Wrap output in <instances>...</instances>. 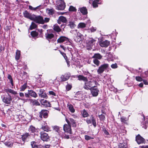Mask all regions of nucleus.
Listing matches in <instances>:
<instances>
[{"mask_svg":"<svg viewBox=\"0 0 148 148\" xmlns=\"http://www.w3.org/2000/svg\"><path fill=\"white\" fill-rule=\"evenodd\" d=\"M90 119H87L86 120V123L88 124L91 123L92 122L93 125L95 127L97 126L96 120L94 118L93 115H91Z\"/></svg>","mask_w":148,"mask_h":148,"instance_id":"obj_11","label":"nucleus"},{"mask_svg":"<svg viewBox=\"0 0 148 148\" xmlns=\"http://www.w3.org/2000/svg\"><path fill=\"white\" fill-rule=\"evenodd\" d=\"M111 66L113 69L116 68L118 67L117 64L116 63L114 64H112Z\"/></svg>","mask_w":148,"mask_h":148,"instance_id":"obj_55","label":"nucleus"},{"mask_svg":"<svg viewBox=\"0 0 148 148\" xmlns=\"http://www.w3.org/2000/svg\"><path fill=\"white\" fill-rule=\"evenodd\" d=\"M37 27V25L33 22L32 23L31 25L29 27V29L30 30H32L36 28Z\"/></svg>","mask_w":148,"mask_h":148,"instance_id":"obj_38","label":"nucleus"},{"mask_svg":"<svg viewBox=\"0 0 148 148\" xmlns=\"http://www.w3.org/2000/svg\"><path fill=\"white\" fill-rule=\"evenodd\" d=\"M4 144L5 145L8 147H11L13 146V144L12 142L10 141L5 142Z\"/></svg>","mask_w":148,"mask_h":148,"instance_id":"obj_37","label":"nucleus"},{"mask_svg":"<svg viewBox=\"0 0 148 148\" xmlns=\"http://www.w3.org/2000/svg\"><path fill=\"white\" fill-rule=\"evenodd\" d=\"M103 132L105 134L107 135H109V132L106 129L103 130Z\"/></svg>","mask_w":148,"mask_h":148,"instance_id":"obj_63","label":"nucleus"},{"mask_svg":"<svg viewBox=\"0 0 148 148\" xmlns=\"http://www.w3.org/2000/svg\"><path fill=\"white\" fill-rule=\"evenodd\" d=\"M27 88V84L25 83L22 85L20 88V90L21 91H23Z\"/></svg>","mask_w":148,"mask_h":148,"instance_id":"obj_44","label":"nucleus"},{"mask_svg":"<svg viewBox=\"0 0 148 148\" xmlns=\"http://www.w3.org/2000/svg\"><path fill=\"white\" fill-rule=\"evenodd\" d=\"M23 14L25 17L29 18L31 20H33V15H31L27 10L25 11L23 13Z\"/></svg>","mask_w":148,"mask_h":148,"instance_id":"obj_17","label":"nucleus"},{"mask_svg":"<svg viewBox=\"0 0 148 148\" xmlns=\"http://www.w3.org/2000/svg\"><path fill=\"white\" fill-rule=\"evenodd\" d=\"M50 18H45L44 20L43 19L44 23H47L49 22Z\"/></svg>","mask_w":148,"mask_h":148,"instance_id":"obj_58","label":"nucleus"},{"mask_svg":"<svg viewBox=\"0 0 148 148\" xmlns=\"http://www.w3.org/2000/svg\"><path fill=\"white\" fill-rule=\"evenodd\" d=\"M92 4L93 8H96L98 6L97 2L95 1L92 2Z\"/></svg>","mask_w":148,"mask_h":148,"instance_id":"obj_53","label":"nucleus"},{"mask_svg":"<svg viewBox=\"0 0 148 148\" xmlns=\"http://www.w3.org/2000/svg\"><path fill=\"white\" fill-rule=\"evenodd\" d=\"M96 41L95 40L92 38L90 39V40L88 41V42L87 43V49L89 50H91L94 44L95 43Z\"/></svg>","mask_w":148,"mask_h":148,"instance_id":"obj_6","label":"nucleus"},{"mask_svg":"<svg viewBox=\"0 0 148 148\" xmlns=\"http://www.w3.org/2000/svg\"><path fill=\"white\" fill-rule=\"evenodd\" d=\"M72 87L71 85L68 84L66 86V90L67 91H69L71 89Z\"/></svg>","mask_w":148,"mask_h":148,"instance_id":"obj_51","label":"nucleus"},{"mask_svg":"<svg viewBox=\"0 0 148 148\" xmlns=\"http://www.w3.org/2000/svg\"><path fill=\"white\" fill-rule=\"evenodd\" d=\"M49 94L50 95H53L54 96L56 95L55 93L53 91H49Z\"/></svg>","mask_w":148,"mask_h":148,"instance_id":"obj_61","label":"nucleus"},{"mask_svg":"<svg viewBox=\"0 0 148 148\" xmlns=\"http://www.w3.org/2000/svg\"><path fill=\"white\" fill-rule=\"evenodd\" d=\"M28 131L31 133H34V134H35V133L36 132V128L32 125L29 126L28 129Z\"/></svg>","mask_w":148,"mask_h":148,"instance_id":"obj_24","label":"nucleus"},{"mask_svg":"<svg viewBox=\"0 0 148 148\" xmlns=\"http://www.w3.org/2000/svg\"><path fill=\"white\" fill-rule=\"evenodd\" d=\"M119 148H127V145L126 143L124 142L123 143H120L118 145Z\"/></svg>","mask_w":148,"mask_h":148,"instance_id":"obj_29","label":"nucleus"},{"mask_svg":"<svg viewBox=\"0 0 148 148\" xmlns=\"http://www.w3.org/2000/svg\"><path fill=\"white\" fill-rule=\"evenodd\" d=\"M102 58V56L99 53H96L92 57V58L100 60Z\"/></svg>","mask_w":148,"mask_h":148,"instance_id":"obj_23","label":"nucleus"},{"mask_svg":"<svg viewBox=\"0 0 148 148\" xmlns=\"http://www.w3.org/2000/svg\"><path fill=\"white\" fill-rule=\"evenodd\" d=\"M5 91L8 94H9V93H10L14 95H16L17 94L16 92L10 88H7L5 89Z\"/></svg>","mask_w":148,"mask_h":148,"instance_id":"obj_22","label":"nucleus"},{"mask_svg":"<svg viewBox=\"0 0 148 148\" xmlns=\"http://www.w3.org/2000/svg\"><path fill=\"white\" fill-rule=\"evenodd\" d=\"M84 137H85V139L87 140H90V139H94L91 136H89L88 135H85Z\"/></svg>","mask_w":148,"mask_h":148,"instance_id":"obj_49","label":"nucleus"},{"mask_svg":"<svg viewBox=\"0 0 148 148\" xmlns=\"http://www.w3.org/2000/svg\"><path fill=\"white\" fill-rule=\"evenodd\" d=\"M136 79L137 81L138 82H141L143 80L142 78L140 76H136Z\"/></svg>","mask_w":148,"mask_h":148,"instance_id":"obj_52","label":"nucleus"},{"mask_svg":"<svg viewBox=\"0 0 148 148\" xmlns=\"http://www.w3.org/2000/svg\"><path fill=\"white\" fill-rule=\"evenodd\" d=\"M32 103L34 105H36V106H39L40 105L39 103L36 100H34Z\"/></svg>","mask_w":148,"mask_h":148,"instance_id":"obj_50","label":"nucleus"},{"mask_svg":"<svg viewBox=\"0 0 148 148\" xmlns=\"http://www.w3.org/2000/svg\"><path fill=\"white\" fill-rule=\"evenodd\" d=\"M86 26V24L83 23H80L78 25V27L79 28H84Z\"/></svg>","mask_w":148,"mask_h":148,"instance_id":"obj_42","label":"nucleus"},{"mask_svg":"<svg viewBox=\"0 0 148 148\" xmlns=\"http://www.w3.org/2000/svg\"><path fill=\"white\" fill-rule=\"evenodd\" d=\"M31 35L32 37L34 38L38 36V33L36 31H32L31 32Z\"/></svg>","mask_w":148,"mask_h":148,"instance_id":"obj_36","label":"nucleus"},{"mask_svg":"<svg viewBox=\"0 0 148 148\" xmlns=\"http://www.w3.org/2000/svg\"><path fill=\"white\" fill-rule=\"evenodd\" d=\"M104 71V70L103 68L102 67L101 65L99 67V68L97 70V72L99 74H100L102 73Z\"/></svg>","mask_w":148,"mask_h":148,"instance_id":"obj_34","label":"nucleus"},{"mask_svg":"<svg viewBox=\"0 0 148 148\" xmlns=\"http://www.w3.org/2000/svg\"><path fill=\"white\" fill-rule=\"evenodd\" d=\"M44 131L48 132L50 131V128L47 125L43 126L41 127V128Z\"/></svg>","mask_w":148,"mask_h":148,"instance_id":"obj_31","label":"nucleus"},{"mask_svg":"<svg viewBox=\"0 0 148 148\" xmlns=\"http://www.w3.org/2000/svg\"><path fill=\"white\" fill-rule=\"evenodd\" d=\"M143 81L144 84L145 85H148V82L146 80L143 79Z\"/></svg>","mask_w":148,"mask_h":148,"instance_id":"obj_64","label":"nucleus"},{"mask_svg":"<svg viewBox=\"0 0 148 148\" xmlns=\"http://www.w3.org/2000/svg\"><path fill=\"white\" fill-rule=\"evenodd\" d=\"M47 96V95L44 93H43V94H42L40 96H39L40 97L43 98H45Z\"/></svg>","mask_w":148,"mask_h":148,"instance_id":"obj_59","label":"nucleus"},{"mask_svg":"<svg viewBox=\"0 0 148 148\" xmlns=\"http://www.w3.org/2000/svg\"><path fill=\"white\" fill-rule=\"evenodd\" d=\"M93 61V62L97 66H99L100 62L99 60L98 59H94Z\"/></svg>","mask_w":148,"mask_h":148,"instance_id":"obj_41","label":"nucleus"},{"mask_svg":"<svg viewBox=\"0 0 148 148\" xmlns=\"http://www.w3.org/2000/svg\"><path fill=\"white\" fill-rule=\"evenodd\" d=\"M49 111L46 110H42L39 112V117L41 119L43 117L44 118H47L48 116Z\"/></svg>","mask_w":148,"mask_h":148,"instance_id":"obj_4","label":"nucleus"},{"mask_svg":"<svg viewBox=\"0 0 148 148\" xmlns=\"http://www.w3.org/2000/svg\"><path fill=\"white\" fill-rule=\"evenodd\" d=\"M68 38L64 36H61L58 38L57 40L58 43H61L64 42L65 41H67L68 40Z\"/></svg>","mask_w":148,"mask_h":148,"instance_id":"obj_19","label":"nucleus"},{"mask_svg":"<svg viewBox=\"0 0 148 148\" xmlns=\"http://www.w3.org/2000/svg\"><path fill=\"white\" fill-rule=\"evenodd\" d=\"M81 113L83 117H87L89 115L87 112L85 110H84L83 111H82Z\"/></svg>","mask_w":148,"mask_h":148,"instance_id":"obj_35","label":"nucleus"},{"mask_svg":"<svg viewBox=\"0 0 148 148\" xmlns=\"http://www.w3.org/2000/svg\"><path fill=\"white\" fill-rule=\"evenodd\" d=\"M69 11L71 12H74L76 11L77 10L73 6H70L69 8Z\"/></svg>","mask_w":148,"mask_h":148,"instance_id":"obj_43","label":"nucleus"},{"mask_svg":"<svg viewBox=\"0 0 148 148\" xmlns=\"http://www.w3.org/2000/svg\"><path fill=\"white\" fill-rule=\"evenodd\" d=\"M63 129L65 132L67 134H71V126L67 124H65L63 127Z\"/></svg>","mask_w":148,"mask_h":148,"instance_id":"obj_10","label":"nucleus"},{"mask_svg":"<svg viewBox=\"0 0 148 148\" xmlns=\"http://www.w3.org/2000/svg\"><path fill=\"white\" fill-rule=\"evenodd\" d=\"M70 77V75L69 73H66L64 75H62L60 77L61 81L63 82L66 81L69 79Z\"/></svg>","mask_w":148,"mask_h":148,"instance_id":"obj_14","label":"nucleus"},{"mask_svg":"<svg viewBox=\"0 0 148 148\" xmlns=\"http://www.w3.org/2000/svg\"><path fill=\"white\" fill-rule=\"evenodd\" d=\"M85 83V84L84 86V88L86 90H90V87H91L94 84H95L97 83L96 81H89L88 82L86 81Z\"/></svg>","mask_w":148,"mask_h":148,"instance_id":"obj_2","label":"nucleus"},{"mask_svg":"<svg viewBox=\"0 0 148 148\" xmlns=\"http://www.w3.org/2000/svg\"><path fill=\"white\" fill-rule=\"evenodd\" d=\"M28 91L29 93V95L30 96H31L34 97V98H36L37 97V94L33 90H28Z\"/></svg>","mask_w":148,"mask_h":148,"instance_id":"obj_28","label":"nucleus"},{"mask_svg":"<svg viewBox=\"0 0 148 148\" xmlns=\"http://www.w3.org/2000/svg\"><path fill=\"white\" fill-rule=\"evenodd\" d=\"M47 11L49 15H52L54 13V10L53 9H47Z\"/></svg>","mask_w":148,"mask_h":148,"instance_id":"obj_40","label":"nucleus"},{"mask_svg":"<svg viewBox=\"0 0 148 148\" xmlns=\"http://www.w3.org/2000/svg\"><path fill=\"white\" fill-rule=\"evenodd\" d=\"M110 42L107 40L101 41L99 42L100 45L102 47H107L110 45Z\"/></svg>","mask_w":148,"mask_h":148,"instance_id":"obj_15","label":"nucleus"},{"mask_svg":"<svg viewBox=\"0 0 148 148\" xmlns=\"http://www.w3.org/2000/svg\"><path fill=\"white\" fill-rule=\"evenodd\" d=\"M91 93L93 96L96 97L98 95L99 90L97 86H94L90 88Z\"/></svg>","mask_w":148,"mask_h":148,"instance_id":"obj_9","label":"nucleus"},{"mask_svg":"<svg viewBox=\"0 0 148 148\" xmlns=\"http://www.w3.org/2000/svg\"><path fill=\"white\" fill-rule=\"evenodd\" d=\"M99 117L100 119V120L101 121H103L105 119V116L102 114H101L100 115H99Z\"/></svg>","mask_w":148,"mask_h":148,"instance_id":"obj_47","label":"nucleus"},{"mask_svg":"<svg viewBox=\"0 0 148 148\" xmlns=\"http://www.w3.org/2000/svg\"><path fill=\"white\" fill-rule=\"evenodd\" d=\"M31 145L32 148H34L37 145V143L34 141H32L31 142Z\"/></svg>","mask_w":148,"mask_h":148,"instance_id":"obj_46","label":"nucleus"},{"mask_svg":"<svg viewBox=\"0 0 148 148\" xmlns=\"http://www.w3.org/2000/svg\"><path fill=\"white\" fill-rule=\"evenodd\" d=\"M41 6V5H40L35 8H34L31 5H29V9L31 10H39L40 7Z\"/></svg>","mask_w":148,"mask_h":148,"instance_id":"obj_39","label":"nucleus"},{"mask_svg":"<svg viewBox=\"0 0 148 148\" xmlns=\"http://www.w3.org/2000/svg\"><path fill=\"white\" fill-rule=\"evenodd\" d=\"M30 137V134L28 133H26L22 136V140L24 141H28Z\"/></svg>","mask_w":148,"mask_h":148,"instance_id":"obj_16","label":"nucleus"},{"mask_svg":"<svg viewBox=\"0 0 148 148\" xmlns=\"http://www.w3.org/2000/svg\"><path fill=\"white\" fill-rule=\"evenodd\" d=\"M21 55V52L20 51L17 50L16 53L15 59L18 60L19 59Z\"/></svg>","mask_w":148,"mask_h":148,"instance_id":"obj_32","label":"nucleus"},{"mask_svg":"<svg viewBox=\"0 0 148 148\" xmlns=\"http://www.w3.org/2000/svg\"><path fill=\"white\" fill-rule=\"evenodd\" d=\"M40 138L43 141H48L50 140L48 134L43 132H40Z\"/></svg>","mask_w":148,"mask_h":148,"instance_id":"obj_8","label":"nucleus"},{"mask_svg":"<svg viewBox=\"0 0 148 148\" xmlns=\"http://www.w3.org/2000/svg\"><path fill=\"white\" fill-rule=\"evenodd\" d=\"M32 19H33L32 20L34 21L37 23L41 24H44L43 18L42 16H36L33 15Z\"/></svg>","mask_w":148,"mask_h":148,"instance_id":"obj_1","label":"nucleus"},{"mask_svg":"<svg viewBox=\"0 0 148 148\" xmlns=\"http://www.w3.org/2000/svg\"><path fill=\"white\" fill-rule=\"evenodd\" d=\"M54 130L56 132H58L59 131V127L57 126H54L53 127Z\"/></svg>","mask_w":148,"mask_h":148,"instance_id":"obj_54","label":"nucleus"},{"mask_svg":"<svg viewBox=\"0 0 148 148\" xmlns=\"http://www.w3.org/2000/svg\"><path fill=\"white\" fill-rule=\"evenodd\" d=\"M68 107L70 111L72 113H74L75 112V109L74 108L73 106L71 104L68 105Z\"/></svg>","mask_w":148,"mask_h":148,"instance_id":"obj_30","label":"nucleus"},{"mask_svg":"<svg viewBox=\"0 0 148 148\" xmlns=\"http://www.w3.org/2000/svg\"><path fill=\"white\" fill-rule=\"evenodd\" d=\"M53 29L54 31L58 33L60 32L61 31V29L57 24H55L53 25Z\"/></svg>","mask_w":148,"mask_h":148,"instance_id":"obj_25","label":"nucleus"},{"mask_svg":"<svg viewBox=\"0 0 148 148\" xmlns=\"http://www.w3.org/2000/svg\"><path fill=\"white\" fill-rule=\"evenodd\" d=\"M81 96V95L80 94H76L75 95V97H76L77 98V99H76L77 100H79V97Z\"/></svg>","mask_w":148,"mask_h":148,"instance_id":"obj_57","label":"nucleus"},{"mask_svg":"<svg viewBox=\"0 0 148 148\" xmlns=\"http://www.w3.org/2000/svg\"><path fill=\"white\" fill-rule=\"evenodd\" d=\"M41 105L44 107H50V104L49 102L46 100H43L41 101Z\"/></svg>","mask_w":148,"mask_h":148,"instance_id":"obj_21","label":"nucleus"},{"mask_svg":"<svg viewBox=\"0 0 148 148\" xmlns=\"http://www.w3.org/2000/svg\"><path fill=\"white\" fill-rule=\"evenodd\" d=\"M136 140L138 144L145 143V139L139 134L136 136Z\"/></svg>","mask_w":148,"mask_h":148,"instance_id":"obj_12","label":"nucleus"},{"mask_svg":"<svg viewBox=\"0 0 148 148\" xmlns=\"http://www.w3.org/2000/svg\"><path fill=\"white\" fill-rule=\"evenodd\" d=\"M78 79L79 80H83L84 81L86 82L88 81V79L86 77H85L83 75H77Z\"/></svg>","mask_w":148,"mask_h":148,"instance_id":"obj_27","label":"nucleus"},{"mask_svg":"<svg viewBox=\"0 0 148 148\" xmlns=\"http://www.w3.org/2000/svg\"><path fill=\"white\" fill-rule=\"evenodd\" d=\"M60 20L62 22L66 23L67 22V19L66 18L63 16H61L59 17Z\"/></svg>","mask_w":148,"mask_h":148,"instance_id":"obj_33","label":"nucleus"},{"mask_svg":"<svg viewBox=\"0 0 148 148\" xmlns=\"http://www.w3.org/2000/svg\"><path fill=\"white\" fill-rule=\"evenodd\" d=\"M145 117L144 115H143V121L141 123V125H142V127L145 129H146L147 127V125H148V121H145Z\"/></svg>","mask_w":148,"mask_h":148,"instance_id":"obj_26","label":"nucleus"},{"mask_svg":"<svg viewBox=\"0 0 148 148\" xmlns=\"http://www.w3.org/2000/svg\"><path fill=\"white\" fill-rule=\"evenodd\" d=\"M66 121L68 124L70 125H71L73 127H76V122L73 119L69 118L68 120L66 118Z\"/></svg>","mask_w":148,"mask_h":148,"instance_id":"obj_13","label":"nucleus"},{"mask_svg":"<svg viewBox=\"0 0 148 148\" xmlns=\"http://www.w3.org/2000/svg\"><path fill=\"white\" fill-rule=\"evenodd\" d=\"M120 119L121 122L125 124H127V123L126 122L127 119L126 118H124L122 117H121Z\"/></svg>","mask_w":148,"mask_h":148,"instance_id":"obj_48","label":"nucleus"},{"mask_svg":"<svg viewBox=\"0 0 148 148\" xmlns=\"http://www.w3.org/2000/svg\"><path fill=\"white\" fill-rule=\"evenodd\" d=\"M45 38L46 39L49 41V42H54L56 39H53L54 35L52 33H48L47 32L45 34Z\"/></svg>","mask_w":148,"mask_h":148,"instance_id":"obj_7","label":"nucleus"},{"mask_svg":"<svg viewBox=\"0 0 148 148\" xmlns=\"http://www.w3.org/2000/svg\"><path fill=\"white\" fill-rule=\"evenodd\" d=\"M66 7L65 3L64 1L60 0L59 1L58 5L56 7V9L59 10H63Z\"/></svg>","mask_w":148,"mask_h":148,"instance_id":"obj_5","label":"nucleus"},{"mask_svg":"<svg viewBox=\"0 0 148 148\" xmlns=\"http://www.w3.org/2000/svg\"><path fill=\"white\" fill-rule=\"evenodd\" d=\"M101 65L104 71L108 68L109 66V64H105Z\"/></svg>","mask_w":148,"mask_h":148,"instance_id":"obj_45","label":"nucleus"},{"mask_svg":"<svg viewBox=\"0 0 148 148\" xmlns=\"http://www.w3.org/2000/svg\"><path fill=\"white\" fill-rule=\"evenodd\" d=\"M68 26H69L72 29L74 28L76 26L75 21L71 20H70Z\"/></svg>","mask_w":148,"mask_h":148,"instance_id":"obj_20","label":"nucleus"},{"mask_svg":"<svg viewBox=\"0 0 148 148\" xmlns=\"http://www.w3.org/2000/svg\"><path fill=\"white\" fill-rule=\"evenodd\" d=\"M97 29V28L96 27H92L90 28V30L92 32H95Z\"/></svg>","mask_w":148,"mask_h":148,"instance_id":"obj_60","label":"nucleus"},{"mask_svg":"<svg viewBox=\"0 0 148 148\" xmlns=\"http://www.w3.org/2000/svg\"><path fill=\"white\" fill-rule=\"evenodd\" d=\"M78 10H79L83 15H86L88 14L87 9L86 7H83L79 8Z\"/></svg>","mask_w":148,"mask_h":148,"instance_id":"obj_18","label":"nucleus"},{"mask_svg":"<svg viewBox=\"0 0 148 148\" xmlns=\"http://www.w3.org/2000/svg\"><path fill=\"white\" fill-rule=\"evenodd\" d=\"M12 100V97L9 94L7 96H4L2 98L3 102L6 104H10Z\"/></svg>","mask_w":148,"mask_h":148,"instance_id":"obj_3","label":"nucleus"},{"mask_svg":"<svg viewBox=\"0 0 148 148\" xmlns=\"http://www.w3.org/2000/svg\"><path fill=\"white\" fill-rule=\"evenodd\" d=\"M44 93V90H43L42 89H40V92L38 93L39 96H40L42 94H43V93Z\"/></svg>","mask_w":148,"mask_h":148,"instance_id":"obj_62","label":"nucleus"},{"mask_svg":"<svg viewBox=\"0 0 148 148\" xmlns=\"http://www.w3.org/2000/svg\"><path fill=\"white\" fill-rule=\"evenodd\" d=\"M61 54L62 55L63 57L65 59H67V57L66 56V54L60 51L59 50Z\"/></svg>","mask_w":148,"mask_h":148,"instance_id":"obj_56","label":"nucleus"}]
</instances>
